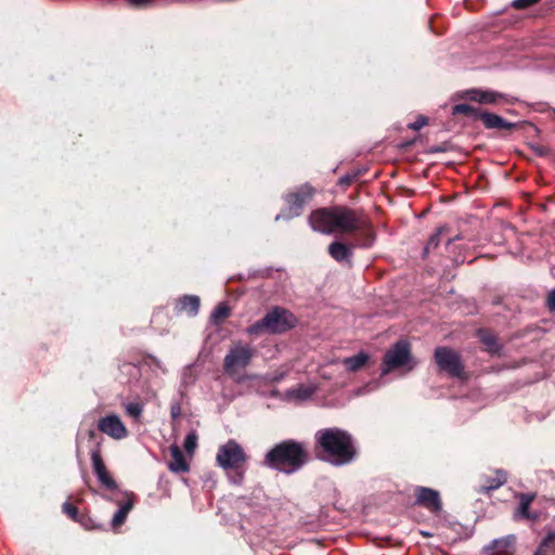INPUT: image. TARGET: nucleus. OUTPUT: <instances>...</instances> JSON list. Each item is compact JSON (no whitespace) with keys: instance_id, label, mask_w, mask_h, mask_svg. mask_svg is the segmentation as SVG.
<instances>
[{"instance_id":"40","label":"nucleus","mask_w":555,"mask_h":555,"mask_svg":"<svg viewBox=\"0 0 555 555\" xmlns=\"http://www.w3.org/2000/svg\"><path fill=\"white\" fill-rule=\"evenodd\" d=\"M89 435H90V437H93V436H94V431H93V430H90V431H89Z\"/></svg>"},{"instance_id":"20","label":"nucleus","mask_w":555,"mask_h":555,"mask_svg":"<svg viewBox=\"0 0 555 555\" xmlns=\"http://www.w3.org/2000/svg\"><path fill=\"white\" fill-rule=\"evenodd\" d=\"M469 94L470 100L483 104H494L499 101L506 100V95L491 90H472Z\"/></svg>"},{"instance_id":"28","label":"nucleus","mask_w":555,"mask_h":555,"mask_svg":"<svg viewBox=\"0 0 555 555\" xmlns=\"http://www.w3.org/2000/svg\"><path fill=\"white\" fill-rule=\"evenodd\" d=\"M183 447L188 454L193 455L197 447V435L194 430L185 436Z\"/></svg>"},{"instance_id":"32","label":"nucleus","mask_w":555,"mask_h":555,"mask_svg":"<svg viewBox=\"0 0 555 555\" xmlns=\"http://www.w3.org/2000/svg\"><path fill=\"white\" fill-rule=\"evenodd\" d=\"M538 2L539 0H514L512 4L515 9L521 10L529 8Z\"/></svg>"},{"instance_id":"4","label":"nucleus","mask_w":555,"mask_h":555,"mask_svg":"<svg viewBox=\"0 0 555 555\" xmlns=\"http://www.w3.org/2000/svg\"><path fill=\"white\" fill-rule=\"evenodd\" d=\"M350 233L361 231L362 242L360 247L369 248L375 241V235L369 220L362 211L350 209L346 206H336L335 232Z\"/></svg>"},{"instance_id":"5","label":"nucleus","mask_w":555,"mask_h":555,"mask_svg":"<svg viewBox=\"0 0 555 555\" xmlns=\"http://www.w3.org/2000/svg\"><path fill=\"white\" fill-rule=\"evenodd\" d=\"M297 324L296 317L282 307H273L264 317L246 328L249 335L283 334Z\"/></svg>"},{"instance_id":"24","label":"nucleus","mask_w":555,"mask_h":555,"mask_svg":"<svg viewBox=\"0 0 555 555\" xmlns=\"http://www.w3.org/2000/svg\"><path fill=\"white\" fill-rule=\"evenodd\" d=\"M477 336L480 341L486 346L487 351L490 353H499L501 350V346L496 341V337L489 332L488 330H478Z\"/></svg>"},{"instance_id":"23","label":"nucleus","mask_w":555,"mask_h":555,"mask_svg":"<svg viewBox=\"0 0 555 555\" xmlns=\"http://www.w3.org/2000/svg\"><path fill=\"white\" fill-rule=\"evenodd\" d=\"M515 535L511 534L507 537H503L500 539L493 540L490 545L487 547L488 552L491 553V555H499L507 553L511 546L513 545V542L515 540Z\"/></svg>"},{"instance_id":"26","label":"nucleus","mask_w":555,"mask_h":555,"mask_svg":"<svg viewBox=\"0 0 555 555\" xmlns=\"http://www.w3.org/2000/svg\"><path fill=\"white\" fill-rule=\"evenodd\" d=\"M452 114L453 115H465L472 119H480V115L482 114V112L470 105V104H465V103H461V104H456L452 107Z\"/></svg>"},{"instance_id":"10","label":"nucleus","mask_w":555,"mask_h":555,"mask_svg":"<svg viewBox=\"0 0 555 555\" xmlns=\"http://www.w3.org/2000/svg\"><path fill=\"white\" fill-rule=\"evenodd\" d=\"M336 206L319 208L309 216V224L313 231L322 234L335 233Z\"/></svg>"},{"instance_id":"15","label":"nucleus","mask_w":555,"mask_h":555,"mask_svg":"<svg viewBox=\"0 0 555 555\" xmlns=\"http://www.w3.org/2000/svg\"><path fill=\"white\" fill-rule=\"evenodd\" d=\"M169 451L172 457L168 464L169 470L175 474L188 473L190 470V465L179 446L171 444Z\"/></svg>"},{"instance_id":"3","label":"nucleus","mask_w":555,"mask_h":555,"mask_svg":"<svg viewBox=\"0 0 555 555\" xmlns=\"http://www.w3.org/2000/svg\"><path fill=\"white\" fill-rule=\"evenodd\" d=\"M90 459L93 473L102 488L100 493L102 499L116 505L126 502L128 499H135L132 492L122 490L111 476L102 459L99 443L90 451Z\"/></svg>"},{"instance_id":"13","label":"nucleus","mask_w":555,"mask_h":555,"mask_svg":"<svg viewBox=\"0 0 555 555\" xmlns=\"http://www.w3.org/2000/svg\"><path fill=\"white\" fill-rule=\"evenodd\" d=\"M314 195V189L311 184L305 183L297 191L285 196V201L295 216H298L304 205Z\"/></svg>"},{"instance_id":"37","label":"nucleus","mask_w":555,"mask_h":555,"mask_svg":"<svg viewBox=\"0 0 555 555\" xmlns=\"http://www.w3.org/2000/svg\"><path fill=\"white\" fill-rule=\"evenodd\" d=\"M170 415L173 420H177L181 415V408L179 403H175L171 405Z\"/></svg>"},{"instance_id":"1","label":"nucleus","mask_w":555,"mask_h":555,"mask_svg":"<svg viewBox=\"0 0 555 555\" xmlns=\"http://www.w3.org/2000/svg\"><path fill=\"white\" fill-rule=\"evenodd\" d=\"M317 456L334 466H345L358 456L353 437L346 430L330 427L315 433Z\"/></svg>"},{"instance_id":"12","label":"nucleus","mask_w":555,"mask_h":555,"mask_svg":"<svg viewBox=\"0 0 555 555\" xmlns=\"http://www.w3.org/2000/svg\"><path fill=\"white\" fill-rule=\"evenodd\" d=\"M98 428L113 439L120 440L127 437L128 430L120 417L112 414L99 420Z\"/></svg>"},{"instance_id":"9","label":"nucleus","mask_w":555,"mask_h":555,"mask_svg":"<svg viewBox=\"0 0 555 555\" xmlns=\"http://www.w3.org/2000/svg\"><path fill=\"white\" fill-rule=\"evenodd\" d=\"M411 361L408 341H397L384 356L382 374L386 375L395 369L402 367Z\"/></svg>"},{"instance_id":"21","label":"nucleus","mask_w":555,"mask_h":555,"mask_svg":"<svg viewBox=\"0 0 555 555\" xmlns=\"http://www.w3.org/2000/svg\"><path fill=\"white\" fill-rule=\"evenodd\" d=\"M133 505H134V499H128L126 502L117 505L118 509L113 515L112 521H111V525L114 529H116L125 524L128 514L133 508Z\"/></svg>"},{"instance_id":"2","label":"nucleus","mask_w":555,"mask_h":555,"mask_svg":"<svg viewBox=\"0 0 555 555\" xmlns=\"http://www.w3.org/2000/svg\"><path fill=\"white\" fill-rule=\"evenodd\" d=\"M309 460V453L304 442L293 439L283 440L270 449L263 464L285 475L300 470Z\"/></svg>"},{"instance_id":"18","label":"nucleus","mask_w":555,"mask_h":555,"mask_svg":"<svg viewBox=\"0 0 555 555\" xmlns=\"http://www.w3.org/2000/svg\"><path fill=\"white\" fill-rule=\"evenodd\" d=\"M482 479L483 482L482 485H480L477 491L479 493H489L490 491L496 490L500 487H502L507 480V475L504 470L496 469L494 472V477L483 476Z\"/></svg>"},{"instance_id":"31","label":"nucleus","mask_w":555,"mask_h":555,"mask_svg":"<svg viewBox=\"0 0 555 555\" xmlns=\"http://www.w3.org/2000/svg\"><path fill=\"white\" fill-rule=\"evenodd\" d=\"M142 411H143V405L141 403L131 402V403L126 404V413L135 420H138L141 416Z\"/></svg>"},{"instance_id":"6","label":"nucleus","mask_w":555,"mask_h":555,"mask_svg":"<svg viewBox=\"0 0 555 555\" xmlns=\"http://www.w3.org/2000/svg\"><path fill=\"white\" fill-rule=\"evenodd\" d=\"M248 456L243 447L234 439L228 440L218 448L216 463L225 472H235L238 474V481L243 479L245 465Z\"/></svg>"},{"instance_id":"25","label":"nucleus","mask_w":555,"mask_h":555,"mask_svg":"<svg viewBox=\"0 0 555 555\" xmlns=\"http://www.w3.org/2000/svg\"><path fill=\"white\" fill-rule=\"evenodd\" d=\"M369 356L361 351L353 357H348L343 360V363L348 372H357L367 362Z\"/></svg>"},{"instance_id":"34","label":"nucleus","mask_w":555,"mask_h":555,"mask_svg":"<svg viewBox=\"0 0 555 555\" xmlns=\"http://www.w3.org/2000/svg\"><path fill=\"white\" fill-rule=\"evenodd\" d=\"M428 122V119L425 116H418L416 120L409 125V127L413 130H420L424 126H426Z\"/></svg>"},{"instance_id":"30","label":"nucleus","mask_w":555,"mask_h":555,"mask_svg":"<svg viewBox=\"0 0 555 555\" xmlns=\"http://www.w3.org/2000/svg\"><path fill=\"white\" fill-rule=\"evenodd\" d=\"M442 228L436 230V232L429 237L427 244L424 247V256H426L431 249H435L440 244Z\"/></svg>"},{"instance_id":"38","label":"nucleus","mask_w":555,"mask_h":555,"mask_svg":"<svg viewBox=\"0 0 555 555\" xmlns=\"http://www.w3.org/2000/svg\"><path fill=\"white\" fill-rule=\"evenodd\" d=\"M83 520H85V522H87V526H83L86 529L90 530V529L98 528V526L94 524V521L90 517L86 516V519H83Z\"/></svg>"},{"instance_id":"16","label":"nucleus","mask_w":555,"mask_h":555,"mask_svg":"<svg viewBox=\"0 0 555 555\" xmlns=\"http://www.w3.org/2000/svg\"><path fill=\"white\" fill-rule=\"evenodd\" d=\"M356 246H359V244L349 246L345 243L335 241L330 244L328 254L337 262L346 261L350 263L352 258V248Z\"/></svg>"},{"instance_id":"36","label":"nucleus","mask_w":555,"mask_h":555,"mask_svg":"<svg viewBox=\"0 0 555 555\" xmlns=\"http://www.w3.org/2000/svg\"><path fill=\"white\" fill-rule=\"evenodd\" d=\"M542 546L550 547L552 544L555 543V532H550L543 539L541 542Z\"/></svg>"},{"instance_id":"8","label":"nucleus","mask_w":555,"mask_h":555,"mask_svg":"<svg viewBox=\"0 0 555 555\" xmlns=\"http://www.w3.org/2000/svg\"><path fill=\"white\" fill-rule=\"evenodd\" d=\"M435 361L438 367L451 377H461L464 374V365L457 352L449 347H437Z\"/></svg>"},{"instance_id":"19","label":"nucleus","mask_w":555,"mask_h":555,"mask_svg":"<svg viewBox=\"0 0 555 555\" xmlns=\"http://www.w3.org/2000/svg\"><path fill=\"white\" fill-rule=\"evenodd\" d=\"M479 120H481L483 122V125L487 129L509 130L515 127V124L509 122V121L503 119L501 116L493 114V113L482 112Z\"/></svg>"},{"instance_id":"11","label":"nucleus","mask_w":555,"mask_h":555,"mask_svg":"<svg viewBox=\"0 0 555 555\" xmlns=\"http://www.w3.org/2000/svg\"><path fill=\"white\" fill-rule=\"evenodd\" d=\"M415 498V504L427 508L434 514H439L442 511V502L437 490L427 487H417Z\"/></svg>"},{"instance_id":"39","label":"nucleus","mask_w":555,"mask_h":555,"mask_svg":"<svg viewBox=\"0 0 555 555\" xmlns=\"http://www.w3.org/2000/svg\"><path fill=\"white\" fill-rule=\"evenodd\" d=\"M546 548L547 547L546 546H542V543H541L540 546L538 547V550L535 551V553L533 555H545L544 551Z\"/></svg>"},{"instance_id":"29","label":"nucleus","mask_w":555,"mask_h":555,"mask_svg":"<svg viewBox=\"0 0 555 555\" xmlns=\"http://www.w3.org/2000/svg\"><path fill=\"white\" fill-rule=\"evenodd\" d=\"M230 315V308L227 304L221 302L219 304L211 313V319L215 322H218L219 320L225 319Z\"/></svg>"},{"instance_id":"33","label":"nucleus","mask_w":555,"mask_h":555,"mask_svg":"<svg viewBox=\"0 0 555 555\" xmlns=\"http://www.w3.org/2000/svg\"><path fill=\"white\" fill-rule=\"evenodd\" d=\"M545 306L550 312H555V287L548 292Z\"/></svg>"},{"instance_id":"17","label":"nucleus","mask_w":555,"mask_h":555,"mask_svg":"<svg viewBox=\"0 0 555 555\" xmlns=\"http://www.w3.org/2000/svg\"><path fill=\"white\" fill-rule=\"evenodd\" d=\"M317 391L313 385H298L285 391V399L291 402H302L310 399Z\"/></svg>"},{"instance_id":"22","label":"nucleus","mask_w":555,"mask_h":555,"mask_svg":"<svg viewBox=\"0 0 555 555\" xmlns=\"http://www.w3.org/2000/svg\"><path fill=\"white\" fill-rule=\"evenodd\" d=\"M177 309L179 312H188L194 317L199 309V298L195 295H185L179 299Z\"/></svg>"},{"instance_id":"7","label":"nucleus","mask_w":555,"mask_h":555,"mask_svg":"<svg viewBox=\"0 0 555 555\" xmlns=\"http://www.w3.org/2000/svg\"><path fill=\"white\" fill-rule=\"evenodd\" d=\"M256 349L241 341L231 346L223 359V370L227 375L240 380L236 375L251 363Z\"/></svg>"},{"instance_id":"14","label":"nucleus","mask_w":555,"mask_h":555,"mask_svg":"<svg viewBox=\"0 0 555 555\" xmlns=\"http://www.w3.org/2000/svg\"><path fill=\"white\" fill-rule=\"evenodd\" d=\"M518 498H519V506L515 509L513 518L515 520H520V519L537 520L539 518V515L537 513L529 512V507H530L532 501L534 500L535 494L520 493V494H518Z\"/></svg>"},{"instance_id":"27","label":"nucleus","mask_w":555,"mask_h":555,"mask_svg":"<svg viewBox=\"0 0 555 555\" xmlns=\"http://www.w3.org/2000/svg\"><path fill=\"white\" fill-rule=\"evenodd\" d=\"M62 511L66 514L70 519L79 522L82 526H87L83 519H86V515H80L77 507L70 504L69 502H65L62 505Z\"/></svg>"},{"instance_id":"35","label":"nucleus","mask_w":555,"mask_h":555,"mask_svg":"<svg viewBox=\"0 0 555 555\" xmlns=\"http://www.w3.org/2000/svg\"><path fill=\"white\" fill-rule=\"evenodd\" d=\"M356 178L354 175H345L343 177L339 178L338 180V184L341 185V186H348L351 184V182L353 181V179Z\"/></svg>"}]
</instances>
